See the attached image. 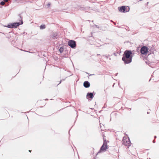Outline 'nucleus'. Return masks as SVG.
I'll use <instances>...</instances> for the list:
<instances>
[{
    "label": "nucleus",
    "instance_id": "nucleus-1",
    "mask_svg": "<svg viewBox=\"0 0 159 159\" xmlns=\"http://www.w3.org/2000/svg\"><path fill=\"white\" fill-rule=\"evenodd\" d=\"M125 57H123L122 60L123 61L125 64H128L131 62L132 58L130 57L131 54H132L131 52L129 51H125L124 53Z\"/></svg>",
    "mask_w": 159,
    "mask_h": 159
},
{
    "label": "nucleus",
    "instance_id": "nucleus-2",
    "mask_svg": "<svg viewBox=\"0 0 159 159\" xmlns=\"http://www.w3.org/2000/svg\"><path fill=\"white\" fill-rule=\"evenodd\" d=\"M122 141L123 143L125 145L128 146L130 145V142L129 139L127 135L123 137Z\"/></svg>",
    "mask_w": 159,
    "mask_h": 159
},
{
    "label": "nucleus",
    "instance_id": "nucleus-3",
    "mask_svg": "<svg viewBox=\"0 0 159 159\" xmlns=\"http://www.w3.org/2000/svg\"><path fill=\"white\" fill-rule=\"evenodd\" d=\"M20 25L19 22H15L10 23L7 26L5 25V27H7L9 28H16Z\"/></svg>",
    "mask_w": 159,
    "mask_h": 159
},
{
    "label": "nucleus",
    "instance_id": "nucleus-4",
    "mask_svg": "<svg viewBox=\"0 0 159 159\" xmlns=\"http://www.w3.org/2000/svg\"><path fill=\"white\" fill-rule=\"evenodd\" d=\"M107 148V142L105 139H104L103 144L101 148L100 151L98 153L102 151H106Z\"/></svg>",
    "mask_w": 159,
    "mask_h": 159
},
{
    "label": "nucleus",
    "instance_id": "nucleus-5",
    "mask_svg": "<svg viewBox=\"0 0 159 159\" xmlns=\"http://www.w3.org/2000/svg\"><path fill=\"white\" fill-rule=\"evenodd\" d=\"M68 44L72 48H75L76 46L75 41L72 40H69L68 42Z\"/></svg>",
    "mask_w": 159,
    "mask_h": 159
},
{
    "label": "nucleus",
    "instance_id": "nucleus-6",
    "mask_svg": "<svg viewBox=\"0 0 159 159\" xmlns=\"http://www.w3.org/2000/svg\"><path fill=\"white\" fill-rule=\"evenodd\" d=\"M129 8L128 7L125 8V6H122L120 7V9L119 10L120 11L123 12H127L129 11Z\"/></svg>",
    "mask_w": 159,
    "mask_h": 159
},
{
    "label": "nucleus",
    "instance_id": "nucleus-7",
    "mask_svg": "<svg viewBox=\"0 0 159 159\" xmlns=\"http://www.w3.org/2000/svg\"><path fill=\"white\" fill-rule=\"evenodd\" d=\"M148 52L147 47L145 46L143 47L141 49V52L143 54H146Z\"/></svg>",
    "mask_w": 159,
    "mask_h": 159
},
{
    "label": "nucleus",
    "instance_id": "nucleus-8",
    "mask_svg": "<svg viewBox=\"0 0 159 159\" xmlns=\"http://www.w3.org/2000/svg\"><path fill=\"white\" fill-rule=\"evenodd\" d=\"M90 85V83L87 81H85L84 83V86L85 88H88Z\"/></svg>",
    "mask_w": 159,
    "mask_h": 159
},
{
    "label": "nucleus",
    "instance_id": "nucleus-9",
    "mask_svg": "<svg viewBox=\"0 0 159 159\" xmlns=\"http://www.w3.org/2000/svg\"><path fill=\"white\" fill-rule=\"evenodd\" d=\"M93 95L92 93H88L87 95V98H93Z\"/></svg>",
    "mask_w": 159,
    "mask_h": 159
},
{
    "label": "nucleus",
    "instance_id": "nucleus-10",
    "mask_svg": "<svg viewBox=\"0 0 159 159\" xmlns=\"http://www.w3.org/2000/svg\"><path fill=\"white\" fill-rule=\"evenodd\" d=\"M58 37V34L57 33H53L52 34V38L53 39H57Z\"/></svg>",
    "mask_w": 159,
    "mask_h": 159
},
{
    "label": "nucleus",
    "instance_id": "nucleus-11",
    "mask_svg": "<svg viewBox=\"0 0 159 159\" xmlns=\"http://www.w3.org/2000/svg\"><path fill=\"white\" fill-rule=\"evenodd\" d=\"M40 29L43 30L45 28V25H42L40 26Z\"/></svg>",
    "mask_w": 159,
    "mask_h": 159
},
{
    "label": "nucleus",
    "instance_id": "nucleus-12",
    "mask_svg": "<svg viewBox=\"0 0 159 159\" xmlns=\"http://www.w3.org/2000/svg\"><path fill=\"white\" fill-rule=\"evenodd\" d=\"M59 50V51L61 53L62 52H63V47L60 48Z\"/></svg>",
    "mask_w": 159,
    "mask_h": 159
},
{
    "label": "nucleus",
    "instance_id": "nucleus-13",
    "mask_svg": "<svg viewBox=\"0 0 159 159\" xmlns=\"http://www.w3.org/2000/svg\"><path fill=\"white\" fill-rule=\"evenodd\" d=\"M5 3L3 1H2L0 2V5H1L2 6H3L4 5H5Z\"/></svg>",
    "mask_w": 159,
    "mask_h": 159
},
{
    "label": "nucleus",
    "instance_id": "nucleus-14",
    "mask_svg": "<svg viewBox=\"0 0 159 159\" xmlns=\"http://www.w3.org/2000/svg\"><path fill=\"white\" fill-rule=\"evenodd\" d=\"M50 6V3H48V4L46 6H47V7H49Z\"/></svg>",
    "mask_w": 159,
    "mask_h": 159
},
{
    "label": "nucleus",
    "instance_id": "nucleus-15",
    "mask_svg": "<svg viewBox=\"0 0 159 159\" xmlns=\"http://www.w3.org/2000/svg\"><path fill=\"white\" fill-rule=\"evenodd\" d=\"M3 1L4 2H7L8 1V0H3Z\"/></svg>",
    "mask_w": 159,
    "mask_h": 159
},
{
    "label": "nucleus",
    "instance_id": "nucleus-16",
    "mask_svg": "<svg viewBox=\"0 0 159 159\" xmlns=\"http://www.w3.org/2000/svg\"><path fill=\"white\" fill-rule=\"evenodd\" d=\"M29 151L30 152H31V150H29Z\"/></svg>",
    "mask_w": 159,
    "mask_h": 159
},
{
    "label": "nucleus",
    "instance_id": "nucleus-17",
    "mask_svg": "<svg viewBox=\"0 0 159 159\" xmlns=\"http://www.w3.org/2000/svg\"><path fill=\"white\" fill-rule=\"evenodd\" d=\"M23 22H21V24H23Z\"/></svg>",
    "mask_w": 159,
    "mask_h": 159
},
{
    "label": "nucleus",
    "instance_id": "nucleus-18",
    "mask_svg": "<svg viewBox=\"0 0 159 159\" xmlns=\"http://www.w3.org/2000/svg\"><path fill=\"white\" fill-rule=\"evenodd\" d=\"M155 138H156V136H155Z\"/></svg>",
    "mask_w": 159,
    "mask_h": 159
},
{
    "label": "nucleus",
    "instance_id": "nucleus-19",
    "mask_svg": "<svg viewBox=\"0 0 159 159\" xmlns=\"http://www.w3.org/2000/svg\"><path fill=\"white\" fill-rule=\"evenodd\" d=\"M153 142L154 143V141H153Z\"/></svg>",
    "mask_w": 159,
    "mask_h": 159
}]
</instances>
